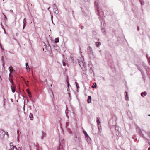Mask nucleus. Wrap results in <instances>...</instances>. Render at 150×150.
Here are the masks:
<instances>
[{
	"mask_svg": "<svg viewBox=\"0 0 150 150\" xmlns=\"http://www.w3.org/2000/svg\"><path fill=\"white\" fill-rule=\"evenodd\" d=\"M136 132L139 135L144 139L149 140L150 138V132L145 131L144 130H141L139 128H137Z\"/></svg>",
	"mask_w": 150,
	"mask_h": 150,
	"instance_id": "f257e3e1",
	"label": "nucleus"
},
{
	"mask_svg": "<svg viewBox=\"0 0 150 150\" xmlns=\"http://www.w3.org/2000/svg\"><path fill=\"white\" fill-rule=\"evenodd\" d=\"M98 16L99 17V18H100V20L101 21L102 31L103 33H105L104 34H105V24L104 19V16H103V13L102 11H101V15H100V11L98 12Z\"/></svg>",
	"mask_w": 150,
	"mask_h": 150,
	"instance_id": "f03ea898",
	"label": "nucleus"
},
{
	"mask_svg": "<svg viewBox=\"0 0 150 150\" xmlns=\"http://www.w3.org/2000/svg\"><path fill=\"white\" fill-rule=\"evenodd\" d=\"M78 63L80 67L82 68L83 70H86V64L84 61L83 57V56L79 57L77 59Z\"/></svg>",
	"mask_w": 150,
	"mask_h": 150,
	"instance_id": "7ed1b4c3",
	"label": "nucleus"
},
{
	"mask_svg": "<svg viewBox=\"0 0 150 150\" xmlns=\"http://www.w3.org/2000/svg\"><path fill=\"white\" fill-rule=\"evenodd\" d=\"M87 53L88 54L89 58L91 59H93L94 58V54L93 50L91 47L90 46H89L88 48Z\"/></svg>",
	"mask_w": 150,
	"mask_h": 150,
	"instance_id": "20e7f679",
	"label": "nucleus"
},
{
	"mask_svg": "<svg viewBox=\"0 0 150 150\" xmlns=\"http://www.w3.org/2000/svg\"><path fill=\"white\" fill-rule=\"evenodd\" d=\"M96 122L98 125V132L97 134L98 135H100L101 133V122L100 120V118H97L96 120Z\"/></svg>",
	"mask_w": 150,
	"mask_h": 150,
	"instance_id": "39448f33",
	"label": "nucleus"
},
{
	"mask_svg": "<svg viewBox=\"0 0 150 150\" xmlns=\"http://www.w3.org/2000/svg\"><path fill=\"white\" fill-rule=\"evenodd\" d=\"M1 132L0 131L1 133L0 134V139H4V137L5 135L6 136V138H8L9 137V135L8 133L7 132H5L3 130H1Z\"/></svg>",
	"mask_w": 150,
	"mask_h": 150,
	"instance_id": "423d86ee",
	"label": "nucleus"
},
{
	"mask_svg": "<svg viewBox=\"0 0 150 150\" xmlns=\"http://www.w3.org/2000/svg\"><path fill=\"white\" fill-rule=\"evenodd\" d=\"M99 4V2L98 0H95V1L94 2V4H95L96 6L97 7V11H96V13H97V14L98 16V12H100V13L101 11H102L103 13L104 12L101 9H99V7L98 6ZM101 15V14H100Z\"/></svg>",
	"mask_w": 150,
	"mask_h": 150,
	"instance_id": "0eeeda50",
	"label": "nucleus"
},
{
	"mask_svg": "<svg viewBox=\"0 0 150 150\" xmlns=\"http://www.w3.org/2000/svg\"><path fill=\"white\" fill-rule=\"evenodd\" d=\"M88 67L90 68L89 71L91 73H93V65L92 64V62L91 61H89L88 64Z\"/></svg>",
	"mask_w": 150,
	"mask_h": 150,
	"instance_id": "6e6552de",
	"label": "nucleus"
},
{
	"mask_svg": "<svg viewBox=\"0 0 150 150\" xmlns=\"http://www.w3.org/2000/svg\"><path fill=\"white\" fill-rule=\"evenodd\" d=\"M85 137L86 140L87 141V142L88 143L90 144H91V138L88 135L87 136H86Z\"/></svg>",
	"mask_w": 150,
	"mask_h": 150,
	"instance_id": "1a4fd4ad",
	"label": "nucleus"
},
{
	"mask_svg": "<svg viewBox=\"0 0 150 150\" xmlns=\"http://www.w3.org/2000/svg\"><path fill=\"white\" fill-rule=\"evenodd\" d=\"M23 29H24L26 26L27 24V22L26 21V19L25 18H24L23 20Z\"/></svg>",
	"mask_w": 150,
	"mask_h": 150,
	"instance_id": "9d476101",
	"label": "nucleus"
},
{
	"mask_svg": "<svg viewBox=\"0 0 150 150\" xmlns=\"http://www.w3.org/2000/svg\"><path fill=\"white\" fill-rule=\"evenodd\" d=\"M10 149L11 150H13L16 147V146H14L13 145V144L12 142H11L10 143Z\"/></svg>",
	"mask_w": 150,
	"mask_h": 150,
	"instance_id": "9b49d317",
	"label": "nucleus"
},
{
	"mask_svg": "<svg viewBox=\"0 0 150 150\" xmlns=\"http://www.w3.org/2000/svg\"><path fill=\"white\" fill-rule=\"evenodd\" d=\"M125 100H129V98L128 97L127 92L126 91H125Z\"/></svg>",
	"mask_w": 150,
	"mask_h": 150,
	"instance_id": "f8f14e48",
	"label": "nucleus"
},
{
	"mask_svg": "<svg viewBox=\"0 0 150 150\" xmlns=\"http://www.w3.org/2000/svg\"><path fill=\"white\" fill-rule=\"evenodd\" d=\"M127 115L129 117L130 119H132V115L131 114V112H127Z\"/></svg>",
	"mask_w": 150,
	"mask_h": 150,
	"instance_id": "ddd939ff",
	"label": "nucleus"
},
{
	"mask_svg": "<svg viewBox=\"0 0 150 150\" xmlns=\"http://www.w3.org/2000/svg\"><path fill=\"white\" fill-rule=\"evenodd\" d=\"M137 68L139 70L140 72L141 73V74L142 75H143V73H144V72L140 68V67L138 66H137Z\"/></svg>",
	"mask_w": 150,
	"mask_h": 150,
	"instance_id": "4468645a",
	"label": "nucleus"
},
{
	"mask_svg": "<svg viewBox=\"0 0 150 150\" xmlns=\"http://www.w3.org/2000/svg\"><path fill=\"white\" fill-rule=\"evenodd\" d=\"M91 101V96H88L87 99V102L88 103H90Z\"/></svg>",
	"mask_w": 150,
	"mask_h": 150,
	"instance_id": "2eb2a0df",
	"label": "nucleus"
},
{
	"mask_svg": "<svg viewBox=\"0 0 150 150\" xmlns=\"http://www.w3.org/2000/svg\"><path fill=\"white\" fill-rule=\"evenodd\" d=\"M54 13L56 14H58L59 13V11L57 8H56L53 9Z\"/></svg>",
	"mask_w": 150,
	"mask_h": 150,
	"instance_id": "dca6fc26",
	"label": "nucleus"
},
{
	"mask_svg": "<svg viewBox=\"0 0 150 150\" xmlns=\"http://www.w3.org/2000/svg\"><path fill=\"white\" fill-rule=\"evenodd\" d=\"M46 134L44 132H42V137H41V139H43L44 138V137H46Z\"/></svg>",
	"mask_w": 150,
	"mask_h": 150,
	"instance_id": "f3484780",
	"label": "nucleus"
},
{
	"mask_svg": "<svg viewBox=\"0 0 150 150\" xmlns=\"http://www.w3.org/2000/svg\"><path fill=\"white\" fill-rule=\"evenodd\" d=\"M96 46L98 47L101 45V43L100 42H95Z\"/></svg>",
	"mask_w": 150,
	"mask_h": 150,
	"instance_id": "a211bd4d",
	"label": "nucleus"
},
{
	"mask_svg": "<svg viewBox=\"0 0 150 150\" xmlns=\"http://www.w3.org/2000/svg\"><path fill=\"white\" fill-rule=\"evenodd\" d=\"M29 117L30 120H33V117L32 114L30 113L29 115Z\"/></svg>",
	"mask_w": 150,
	"mask_h": 150,
	"instance_id": "6ab92c4d",
	"label": "nucleus"
},
{
	"mask_svg": "<svg viewBox=\"0 0 150 150\" xmlns=\"http://www.w3.org/2000/svg\"><path fill=\"white\" fill-rule=\"evenodd\" d=\"M141 96L142 97H143L144 96L146 95L147 93L146 92H144L141 93Z\"/></svg>",
	"mask_w": 150,
	"mask_h": 150,
	"instance_id": "aec40b11",
	"label": "nucleus"
},
{
	"mask_svg": "<svg viewBox=\"0 0 150 150\" xmlns=\"http://www.w3.org/2000/svg\"><path fill=\"white\" fill-rule=\"evenodd\" d=\"M26 64V69L27 70V71H28V70L30 69V68L29 67V65H28V64L27 63H26L25 64Z\"/></svg>",
	"mask_w": 150,
	"mask_h": 150,
	"instance_id": "412c9836",
	"label": "nucleus"
},
{
	"mask_svg": "<svg viewBox=\"0 0 150 150\" xmlns=\"http://www.w3.org/2000/svg\"><path fill=\"white\" fill-rule=\"evenodd\" d=\"M59 38H55L54 40V41L55 43H57L59 42Z\"/></svg>",
	"mask_w": 150,
	"mask_h": 150,
	"instance_id": "4be33fe9",
	"label": "nucleus"
},
{
	"mask_svg": "<svg viewBox=\"0 0 150 150\" xmlns=\"http://www.w3.org/2000/svg\"><path fill=\"white\" fill-rule=\"evenodd\" d=\"M146 57L148 59V62L150 64V60H149V59L150 58V57H148V54H146Z\"/></svg>",
	"mask_w": 150,
	"mask_h": 150,
	"instance_id": "5701e85b",
	"label": "nucleus"
},
{
	"mask_svg": "<svg viewBox=\"0 0 150 150\" xmlns=\"http://www.w3.org/2000/svg\"><path fill=\"white\" fill-rule=\"evenodd\" d=\"M11 88L12 90V91L14 93L15 92L16 90L15 88L11 86Z\"/></svg>",
	"mask_w": 150,
	"mask_h": 150,
	"instance_id": "b1692460",
	"label": "nucleus"
},
{
	"mask_svg": "<svg viewBox=\"0 0 150 150\" xmlns=\"http://www.w3.org/2000/svg\"><path fill=\"white\" fill-rule=\"evenodd\" d=\"M83 133L84 134L85 137L86 136H87L88 135L87 134V132L85 131L84 130H83Z\"/></svg>",
	"mask_w": 150,
	"mask_h": 150,
	"instance_id": "393cba45",
	"label": "nucleus"
},
{
	"mask_svg": "<svg viewBox=\"0 0 150 150\" xmlns=\"http://www.w3.org/2000/svg\"><path fill=\"white\" fill-rule=\"evenodd\" d=\"M68 109L67 108V107H66V111H65V113H66V116H67V115L68 114Z\"/></svg>",
	"mask_w": 150,
	"mask_h": 150,
	"instance_id": "a878e982",
	"label": "nucleus"
},
{
	"mask_svg": "<svg viewBox=\"0 0 150 150\" xmlns=\"http://www.w3.org/2000/svg\"><path fill=\"white\" fill-rule=\"evenodd\" d=\"M116 134L117 136L120 137V134L119 131H118L117 132H116Z\"/></svg>",
	"mask_w": 150,
	"mask_h": 150,
	"instance_id": "bb28decb",
	"label": "nucleus"
},
{
	"mask_svg": "<svg viewBox=\"0 0 150 150\" xmlns=\"http://www.w3.org/2000/svg\"><path fill=\"white\" fill-rule=\"evenodd\" d=\"M0 48H1V50H2V51L3 52H5L6 51L4 50V48H2V46L1 45V46H0Z\"/></svg>",
	"mask_w": 150,
	"mask_h": 150,
	"instance_id": "cd10ccee",
	"label": "nucleus"
},
{
	"mask_svg": "<svg viewBox=\"0 0 150 150\" xmlns=\"http://www.w3.org/2000/svg\"><path fill=\"white\" fill-rule=\"evenodd\" d=\"M49 92L51 93L52 94V95L53 97H54V94H53V91H52V89H50L49 90Z\"/></svg>",
	"mask_w": 150,
	"mask_h": 150,
	"instance_id": "c85d7f7f",
	"label": "nucleus"
},
{
	"mask_svg": "<svg viewBox=\"0 0 150 150\" xmlns=\"http://www.w3.org/2000/svg\"><path fill=\"white\" fill-rule=\"evenodd\" d=\"M116 125H114V127H115V131H116V132H118V131H118V127L117 128V127H116Z\"/></svg>",
	"mask_w": 150,
	"mask_h": 150,
	"instance_id": "c756f323",
	"label": "nucleus"
},
{
	"mask_svg": "<svg viewBox=\"0 0 150 150\" xmlns=\"http://www.w3.org/2000/svg\"><path fill=\"white\" fill-rule=\"evenodd\" d=\"M25 99L24 100V107L23 108V109L24 110V111H25Z\"/></svg>",
	"mask_w": 150,
	"mask_h": 150,
	"instance_id": "7c9ffc66",
	"label": "nucleus"
},
{
	"mask_svg": "<svg viewBox=\"0 0 150 150\" xmlns=\"http://www.w3.org/2000/svg\"><path fill=\"white\" fill-rule=\"evenodd\" d=\"M53 7V9L56 8H57L56 7V5L55 4H54L52 5Z\"/></svg>",
	"mask_w": 150,
	"mask_h": 150,
	"instance_id": "2f4dec72",
	"label": "nucleus"
},
{
	"mask_svg": "<svg viewBox=\"0 0 150 150\" xmlns=\"http://www.w3.org/2000/svg\"><path fill=\"white\" fill-rule=\"evenodd\" d=\"M133 139H134V140H137V138L135 136H133L132 137Z\"/></svg>",
	"mask_w": 150,
	"mask_h": 150,
	"instance_id": "473e14b6",
	"label": "nucleus"
},
{
	"mask_svg": "<svg viewBox=\"0 0 150 150\" xmlns=\"http://www.w3.org/2000/svg\"><path fill=\"white\" fill-rule=\"evenodd\" d=\"M72 14V16H73L74 17V11H71Z\"/></svg>",
	"mask_w": 150,
	"mask_h": 150,
	"instance_id": "72a5a7b5",
	"label": "nucleus"
},
{
	"mask_svg": "<svg viewBox=\"0 0 150 150\" xmlns=\"http://www.w3.org/2000/svg\"><path fill=\"white\" fill-rule=\"evenodd\" d=\"M142 78L144 80V81L145 79V78L144 77V73H143V75H142Z\"/></svg>",
	"mask_w": 150,
	"mask_h": 150,
	"instance_id": "f704fd0d",
	"label": "nucleus"
},
{
	"mask_svg": "<svg viewBox=\"0 0 150 150\" xmlns=\"http://www.w3.org/2000/svg\"><path fill=\"white\" fill-rule=\"evenodd\" d=\"M27 91L28 94H30V93L28 89H27Z\"/></svg>",
	"mask_w": 150,
	"mask_h": 150,
	"instance_id": "c9c22d12",
	"label": "nucleus"
},
{
	"mask_svg": "<svg viewBox=\"0 0 150 150\" xmlns=\"http://www.w3.org/2000/svg\"><path fill=\"white\" fill-rule=\"evenodd\" d=\"M34 149H37V146L36 145H34Z\"/></svg>",
	"mask_w": 150,
	"mask_h": 150,
	"instance_id": "e433bc0d",
	"label": "nucleus"
},
{
	"mask_svg": "<svg viewBox=\"0 0 150 150\" xmlns=\"http://www.w3.org/2000/svg\"><path fill=\"white\" fill-rule=\"evenodd\" d=\"M62 63H63V65L64 66H65V65H66V63L64 62H62Z\"/></svg>",
	"mask_w": 150,
	"mask_h": 150,
	"instance_id": "4c0bfd02",
	"label": "nucleus"
},
{
	"mask_svg": "<svg viewBox=\"0 0 150 150\" xmlns=\"http://www.w3.org/2000/svg\"><path fill=\"white\" fill-rule=\"evenodd\" d=\"M10 83H12L13 84V81L12 80H10Z\"/></svg>",
	"mask_w": 150,
	"mask_h": 150,
	"instance_id": "58836bf2",
	"label": "nucleus"
},
{
	"mask_svg": "<svg viewBox=\"0 0 150 150\" xmlns=\"http://www.w3.org/2000/svg\"><path fill=\"white\" fill-rule=\"evenodd\" d=\"M67 86L68 87V88H69V84L68 81L67 82Z\"/></svg>",
	"mask_w": 150,
	"mask_h": 150,
	"instance_id": "ea45409f",
	"label": "nucleus"
},
{
	"mask_svg": "<svg viewBox=\"0 0 150 150\" xmlns=\"http://www.w3.org/2000/svg\"><path fill=\"white\" fill-rule=\"evenodd\" d=\"M32 148V145L30 146V150H31V149Z\"/></svg>",
	"mask_w": 150,
	"mask_h": 150,
	"instance_id": "a19ab883",
	"label": "nucleus"
},
{
	"mask_svg": "<svg viewBox=\"0 0 150 150\" xmlns=\"http://www.w3.org/2000/svg\"><path fill=\"white\" fill-rule=\"evenodd\" d=\"M28 96L30 98H31L32 97V96L30 93L28 94Z\"/></svg>",
	"mask_w": 150,
	"mask_h": 150,
	"instance_id": "79ce46f5",
	"label": "nucleus"
},
{
	"mask_svg": "<svg viewBox=\"0 0 150 150\" xmlns=\"http://www.w3.org/2000/svg\"><path fill=\"white\" fill-rule=\"evenodd\" d=\"M17 150H21V147H18Z\"/></svg>",
	"mask_w": 150,
	"mask_h": 150,
	"instance_id": "37998d69",
	"label": "nucleus"
},
{
	"mask_svg": "<svg viewBox=\"0 0 150 150\" xmlns=\"http://www.w3.org/2000/svg\"><path fill=\"white\" fill-rule=\"evenodd\" d=\"M96 87V83H94V88Z\"/></svg>",
	"mask_w": 150,
	"mask_h": 150,
	"instance_id": "c03bdc74",
	"label": "nucleus"
},
{
	"mask_svg": "<svg viewBox=\"0 0 150 150\" xmlns=\"http://www.w3.org/2000/svg\"><path fill=\"white\" fill-rule=\"evenodd\" d=\"M85 1H87L89 2L90 1L89 0H84Z\"/></svg>",
	"mask_w": 150,
	"mask_h": 150,
	"instance_id": "a18cd8bd",
	"label": "nucleus"
},
{
	"mask_svg": "<svg viewBox=\"0 0 150 150\" xmlns=\"http://www.w3.org/2000/svg\"><path fill=\"white\" fill-rule=\"evenodd\" d=\"M96 39L97 40H99V38H96Z\"/></svg>",
	"mask_w": 150,
	"mask_h": 150,
	"instance_id": "49530a36",
	"label": "nucleus"
},
{
	"mask_svg": "<svg viewBox=\"0 0 150 150\" xmlns=\"http://www.w3.org/2000/svg\"><path fill=\"white\" fill-rule=\"evenodd\" d=\"M9 71H10V73H11L12 72V71H13L12 70H11V69H10Z\"/></svg>",
	"mask_w": 150,
	"mask_h": 150,
	"instance_id": "de8ad7c7",
	"label": "nucleus"
},
{
	"mask_svg": "<svg viewBox=\"0 0 150 150\" xmlns=\"http://www.w3.org/2000/svg\"><path fill=\"white\" fill-rule=\"evenodd\" d=\"M17 132L18 134H19V130H17Z\"/></svg>",
	"mask_w": 150,
	"mask_h": 150,
	"instance_id": "09e8293b",
	"label": "nucleus"
},
{
	"mask_svg": "<svg viewBox=\"0 0 150 150\" xmlns=\"http://www.w3.org/2000/svg\"><path fill=\"white\" fill-rule=\"evenodd\" d=\"M91 87L93 88H94V83L92 86Z\"/></svg>",
	"mask_w": 150,
	"mask_h": 150,
	"instance_id": "8fccbe9b",
	"label": "nucleus"
},
{
	"mask_svg": "<svg viewBox=\"0 0 150 150\" xmlns=\"http://www.w3.org/2000/svg\"><path fill=\"white\" fill-rule=\"evenodd\" d=\"M4 59V56H2V60L3 61Z\"/></svg>",
	"mask_w": 150,
	"mask_h": 150,
	"instance_id": "3c124183",
	"label": "nucleus"
},
{
	"mask_svg": "<svg viewBox=\"0 0 150 150\" xmlns=\"http://www.w3.org/2000/svg\"><path fill=\"white\" fill-rule=\"evenodd\" d=\"M83 26H81V29H83Z\"/></svg>",
	"mask_w": 150,
	"mask_h": 150,
	"instance_id": "603ef678",
	"label": "nucleus"
},
{
	"mask_svg": "<svg viewBox=\"0 0 150 150\" xmlns=\"http://www.w3.org/2000/svg\"><path fill=\"white\" fill-rule=\"evenodd\" d=\"M146 72H147V74H149V71H148L147 69L146 70Z\"/></svg>",
	"mask_w": 150,
	"mask_h": 150,
	"instance_id": "864d4df0",
	"label": "nucleus"
},
{
	"mask_svg": "<svg viewBox=\"0 0 150 150\" xmlns=\"http://www.w3.org/2000/svg\"><path fill=\"white\" fill-rule=\"evenodd\" d=\"M10 11L11 12H13V10H10Z\"/></svg>",
	"mask_w": 150,
	"mask_h": 150,
	"instance_id": "5fc2aeb1",
	"label": "nucleus"
},
{
	"mask_svg": "<svg viewBox=\"0 0 150 150\" xmlns=\"http://www.w3.org/2000/svg\"><path fill=\"white\" fill-rule=\"evenodd\" d=\"M52 17H53L52 16H51V19H52V22H53V21H52Z\"/></svg>",
	"mask_w": 150,
	"mask_h": 150,
	"instance_id": "6e6d98bb",
	"label": "nucleus"
},
{
	"mask_svg": "<svg viewBox=\"0 0 150 150\" xmlns=\"http://www.w3.org/2000/svg\"><path fill=\"white\" fill-rule=\"evenodd\" d=\"M137 30H138V31H139V27H137Z\"/></svg>",
	"mask_w": 150,
	"mask_h": 150,
	"instance_id": "4d7b16f0",
	"label": "nucleus"
},
{
	"mask_svg": "<svg viewBox=\"0 0 150 150\" xmlns=\"http://www.w3.org/2000/svg\"><path fill=\"white\" fill-rule=\"evenodd\" d=\"M148 150H150V147L148 148Z\"/></svg>",
	"mask_w": 150,
	"mask_h": 150,
	"instance_id": "13d9d810",
	"label": "nucleus"
},
{
	"mask_svg": "<svg viewBox=\"0 0 150 150\" xmlns=\"http://www.w3.org/2000/svg\"><path fill=\"white\" fill-rule=\"evenodd\" d=\"M16 35H18V33H16Z\"/></svg>",
	"mask_w": 150,
	"mask_h": 150,
	"instance_id": "bf43d9fd",
	"label": "nucleus"
},
{
	"mask_svg": "<svg viewBox=\"0 0 150 150\" xmlns=\"http://www.w3.org/2000/svg\"><path fill=\"white\" fill-rule=\"evenodd\" d=\"M12 67L11 66H10L9 67V68H11Z\"/></svg>",
	"mask_w": 150,
	"mask_h": 150,
	"instance_id": "052dcab7",
	"label": "nucleus"
},
{
	"mask_svg": "<svg viewBox=\"0 0 150 150\" xmlns=\"http://www.w3.org/2000/svg\"><path fill=\"white\" fill-rule=\"evenodd\" d=\"M50 8V7H49V8H47L48 10H49V9Z\"/></svg>",
	"mask_w": 150,
	"mask_h": 150,
	"instance_id": "680f3d73",
	"label": "nucleus"
},
{
	"mask_svg": "<svg viewBox=\"0 0 150 150\" xmlns=\"http://www.w3.org/2000/svg\"><path fill=\"white\" fill-rule=\"evenodd\" d=\"M57 150H60V148H57Z\"/></svg>",
	"mask_w": 150,
	"mask_h": 150,
	"instance_id": "e2e57ef3",
	"label": "nucleus"
},
{
	"mask_svg": "<svg viewBox=\"0 0 150 150\" xmlns=\"http://www.w3.org/2000/svg\"><path fill=\"white\" fill-rule=\"evenodd\" d=\"M75 83L76 84V86H77V83L76 82H75Z\"/></svg>",
	"mask_w": 150,
	"mask_h": 150,
	"instance_id": "0e129e2a",
	"label": "nucleus"
},
{
	"mask_svg": "<svg viewBox=\"0 0 150 150\" xmlns=\"http://www.w3.org/2000/svg\"><path fill=\"white\" fill-rule=\"evenodd\" d=\"M68 94H69V96L70 97V93H68Z\"/></svg>",
	"mask_w": 150,
	"mask_h": 150,
	"instance_id": "69168bd1",
	"label": "nucleus"
},
{
	"mask_svg": "<svg viewBox=\"0 0 150 150\" xmlns=\"http://www.w3.org/2000/svg\"><path fill=\"white\" fill-rule=\"evenodd\" d=\"M18 95H19V94H20V93H19V92H18Z\"/></svg>",
	"mask_w": 150,
	"mask_h": 150,
	"instance_id": "338daca9",
	"label": "nucleus"
},
{
	"mask_svg": "<svg viewBox=\"0 0 150 150\" xmlns=\"http://www.w3.org/2000/svg\"><path fill=\"white\" fill-rule=\"evenodd\" d=\"M8 150H11L10 149H9Z\"/></svg>",
	"mask_w": 150,
	"mask_h": 150,
	"instance_id": "774afa93",
	"label": "nucleus"
}]
</instances>
